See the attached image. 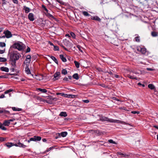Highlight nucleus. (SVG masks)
<instances>
[{
    "mask_svg": "<svg viewBox=\"0 0 158 158\" xmlns=\"http://www.w3.org/2000/svg\"><path fill=\"white\" fill-rule=\"evenodd\" d=\"M83 101L85 103H88L89 102V100L87 99V100H83Z\"/></svg>",
    "mask_w": 158,
    "mask_h": 158,
    "instance_id": "864d4df0",
    "label": "nucleus"
},
{
    "mask_svg": "<svg viewBox=\"0 0 158 158\" xmlns=\"http://www.w3.org/2000/svg\"><path fill=\"white\" fill-rule=\"evenodd\" d=\"M91 19L95 20L99 22H101V19L98 16L92 17Z\"/></svg>",
    "mask_w": 158,
    "mask_h": 158,
    "instance_id": "a211bd4d",
    "label": "nucleus"
},
{
    "mask_svg": "<svg viewBox=\"0 0 158 158\" xmlns=\"http://www.w3.org/2000/svg\"><path fill=\"white\" fill-rule=\"evenodd\" d=\"M5 50H1L0 49V54H2L5 52Z\"/></svg>",
    "mask_w": 158,
    "mask_h": 158,
    "instance_id": "4d7b16f0",
    "label": "nucleus"
},
{
    "mask_svg": "<svg viewBox=\"0 0 158 158\" xmlns=\"http://www.w3.org/2000/svg\"><path fill=\"white\" fill-rule=\"evenodd\" d=\"M70 34L71 35L72 37L73 38H75L76 35H75V34L73 32H70Z\"/></svg>",
    "mask_w": 158,
    "mask_h": 158,
    "instance_id": "37998d69",
    "label": "nucleus"
},
{
    "mask_svg": "<svg viewBox=\"0 0 158 158\" xmlns=\"http://www.w3.org/2000/svg\"><path fill=\"white\" fill-rule=\"evenodd\" d=\"M42 141L44 142H45L47 141V140L46 139L44 138L42 139Z\"/></svg>",
    "mask_w": 158,
    "mask_h": 158,
    "instance_id": "69168bd1",
    "label": "nucleus"
},
{
    "mask_svg": "<svg viewBox=\"0 0 158 158\" xmlns=\"http://www.w3.org/2000/svg\"><path fill=\"white\" fill-rule=\"evenodd\" d=\"M63 80L66 81H69L68 78L66 77H64L63 79Z\"/></svg>",
    "mask_w": 158,
    "mask_h": 158,
    "instance_id": "6e6d98bb",
    "label": "nucleus"
},
{
    "mask_svg": "<svg viewBox=\"0 0 158 158\" xmlns=\"http://www.w3.org/2000/svg\"><path fill=\"white\" fill-rule=\"evenodd\" d=\"M64 44L65 45H66V46H68L69 45V42L68 41H66L64 42Z\"/></svg>",
    "mask_w": 158,
    "mask_h": 158,
    "instance_id": "c03bdc74",
    "label": "nucleus"
},
{
    "mask_svg": "<svg viewBox=\"0 0 158 158\" xmlns=\"http://www.w3.org/2000/svg\"><path fill=\"white\" fill-rule=\"evenodd\" d=\"M151 35L153 37H156L158 36L157 33L156 31H152L151 32Z\"/></svg>",
    "mask_w": 158,
    "mask_h": 158,
    "instance_id": "c85d7f7f",
    "label": "nucleus"
},
{
    "mask_svg": "<svg viewBox=\"0 0 158 158\" xmlns=\"http://www.w3.org/2000/svg\"><path fill=\"white\" fill-rule=\"evenodd\" d=\"M105 72L106 73H108L109 74H110V75H114L113 73H112V72L110 70L109 71H107L106 72Z\"/></svg>",
    "mask_w": 158,
    "mask_h": 158,
    "instance_id": "3c124183",
    "label": "nucleus"
},
{
    "mask_svg": "<svg viewBox=\"0 0 158 158\" xmlns=\"http://www.w3.org/2000/svg\"><path fill=\"white\" fill-rule=\"evenodd\" d=\"M50 57L52 59L56 64H58V61L57 59L55 57L52 56H48Z\"/></svg>",
    "mask_w": 158,
    "mask_h": 158,
    "instance_id": "aec40b11",
    "label": "nucleus"
},
{
    "mask_svg": "<svg viewBox=\"0 0 158 158\" xmlns=\"http://www.w3.org/2000/svg\"><path fill=\"white\" fill-rule=\"evenodd\" d=\"M100 120L102 121H107L110 122H114V120L113 119H109L107 117H105L104 116H100L99 119Z\"/></svg>",
    "mask_w": 158,
    "mask_h": 158,
    "instance_id": "7ed1b4c3",
    "label": "nucleus"
},
{
    "mask_svg": "<svg viewBox=\"0 0 158 158\" xmlns=\"http://www.w3.org/2000/svg\"><path fill=\"white\" fill-rule=\"evenodd\" d=\"M29 64H26V67L25 69V71L27 74H29L31 73L30 70L29 68Z\"/></svg>",
    "mask_w": 158,
    "mask_h": 158,
    "instance_id": "9b49d317",
    "label": "nucleus"
},
{
    "mask_svg": "<svg viewBox=\"0 0 158 158\" xmlns=\"http://www.w3.org/2000/svg\"><path fill=\"white\" fill-rule=\"evenodd\" d=\"M5 145L9 148L13 146H17V145L16 144H15L14 143L9 142L5 143Z\"/></svg>",
    "mask_w": 158,
    "mask_h": 158,
    "instance_id": "f8f14e48",
    "label": "nucleus"
},
{
    "mask_svg": "<svg viewBox=\"0 0 158 158\" xmlns=\"http://www.w3.org/2000/svg\"><path fill=\"white\" fill-rule=\"evenodd\" d=\"M41 139V137L40 136H39L35 135L33 137L31 138L29 140L27 141L28 143H29L31 141H40Z\"/></svg>",
    "mask_w": 158,
    "mask_h": 158,
    "instance_id": "f03ea898",
    "label": "nucleus"
},
{
    "mask_svg": "<svg viewBox=\"0 0 158 158\" xmlns=\"http://www.w3.org/2000/svg\"><path fill=\"white\" fill-rule=\"evenodd\" d=\"M54 50L55 51H59V48L58 46H54Z\"/></svg>",
    "mask_w": 158,
    "mask_h": 158,
    "instance_id": "ea45409f",
    "label": "nucleus"
},
{
    "mask_svg": "<svg viewBox=\"0 0 158 158\" xmlns=\"http://www.w3.org/2000/svg\"><path fill=\"white\" fill-rule=\"evenodd\" d=\"M12 89H9L8 90H6V91H5L4 93V94H8L11 92L12 91Z\"/></svg>",
    "mask_w": 158,
    "mask_h": 158,
    "instance_id": "a18cd8bd",
    "label": "nucleus"
},
{
    "mask_svg": "<svg viewBox=\"0 0 158 158\" xmlns=\"http://www.w3.org/2000/svg\"><path fill=\"white\" fill-rule=\"evenodd\" d=\"M0 70L3 71H5L6 72H8L9 71V69L8 68L2 67L0 68Z\"/></svg>",
    "mask_w": 158,
    "mask_h": 158,
    "instance_id": "f3484780",
    "label": "nucleus"
},
{
    "mask_svg": "<svg viewBox=\"0 0 158 158\" xmlns=\"http://www.w3.org/2000/svg\"><path fill=\"white\" fill-rule=\"evenodd\" d=\"M73 78L76 80H78L79 78V76L77 73H75L73 76Z\"/></svg>",
    "mask_w": 158,
    "mask_h": 158,
    "instance_id": "bb28decb",
    "label": "nucleus"
},
{
    "mask_svg": "<svg viewBox=\"0 0 158 158\" xmlns=\"http://www.w3.org/2000/svg\"><path fill=\"white\" fill-rule=\"evenodd\" d=\"M114 121L113 122L114 123H121L123 124H126L125 122L121 121L119 120H114Z\"/></svg>",
    "mask_w": 158,
    "mask_h": 158,
    "instance_id": "393cba45",
    "label": "nucleus"
},
{
    "mask_svg": "<svg viewBox=\"0 0 158 158\" xmlns=\"http://www.w3.org/2000/svg\"><path fill=\"white\" fill-rule=\"evenodd\" d=\"M3 33L5 35L6 37L7 38H10L12 36L11 32L8 30L4 31Z\"/></svg>",
    "mask_w": 158,
    "mask_h": 158,
    "instance_id": "39448f33",
    "label": "nucleus"
},
{
    "mask_svg": "<svg viewBox=\"0 0 158 158\" xmlns=\"http://www.w3.org/2000/svg\"><path fill=\"white\" fill-rule=\"evenodd\" d=\"M6 138L2 137H0V141L1 142H3L6 140Z\"/></svg>",
    "mask_w": 158,
    "mask_h": 158,
    "instance_id": "79ce46f5",
    "label": "nucleus"
},
{
    "mask_svg": "<svg viewBox=\"0 0 158 158\" xmlns=\"http://www.w3.org/2000/svg\"><path fill=\"white\" fill-rule=\"evenodd\" d=\"M149 88L151 89H155L156 88L154 85L152 84H149L148 85Z\"/></svg>",
    "mask_w": 158,
    "mask_h": 158,
    "instance_id": "412c9836",
    "label": "nucleus"
},
{
    "mask_svg": "<svg viewBox=\"0 0 158 158\" xmlns=\"http://www.w3.org/2000/svg\"><path fill=\"white\" fill-rule=\"evenodd\" d=\"M3 124H2L0 122V129L3 130H6V127L3 126Z\"/></svg>",
    "mask_w": 158,
    "mask_h": 158,
    "instance_id": "a878e982",
    "label": "nucleus"
},
{
    "mask_svg": "<svg viewBox=\"0 0 158 158\" xmlns=\"http://www.w3.org/2000/svg\"><path fill=\"white\" fill-rule=\"evenodd\" d=\"M20 54L18 53H14L11 54V58H13L15 60H17L19 59L20 58Z\"/></svg>",
    "mask_w": 158,
    "mask_h": 158,
    "instance_id": "20e7f679",
    "label": "nucleus"
},
{
    "mask_svg": "<svg viewBox=\"0 0 158 158\" xmlns=\"http://www.w3.org/2000/svg\"><path fill=\"white\" fill-rule=\"evenodd\" d=\"M31 56L30 55H28L27 56L26 59H25V60L26 61H27V62L26 63V64H29L31 61Z\"/></svg>",
    "mask_w": 158,
    "mask_h": 158,
    "instance_id": "dca6fc26",
    "label": "nucleus"
},
{
    "mask_svg": "<svg viewBox=\"0 0 158 158\" xmlns=\"http://www.w3.org/2000/svg\"><path fill=\"white\" fill-rule=\"evenodd\" d=\"M36 77L35 78L37 80L41 81L43 79V75H40L39 76L35 75Z\"/></svg>",
    "mask_w": 158,
    "mask_h": 158,
    "instance_id": "2eb2a0df",
    "label": "nucleus"
},
{
    "mask_svg": "<svg viewBox=\"0 0 158 158\" xmlns=\"http://www.w3.org/2000/svg\"><path fill=\"white\" fill-rule=\"evenodd\" d=\"M82 14L84 16H89L90 15L87 11H83Z\"/></svg>",
    "mask_w": 158,
    "mask_h": 158,
    "instance_id": "c9c22d12",
    "label": "nucleus"
},
{
    "mask_svg": "<svg viewBox=\"0 0 158 158\" xmlns=\"http://www.w3.org/2000/svg\"><path fill=\"white\" fill-rule=\"evenodd\" d=\"M53 76L54 78H53V81L58 80L60 77V73L59 72H57L54 74Z\"/></svg>",
    "mask_w": 158,
    "mask_h": 158,
    "instance_id": "423d86ee",
    "label": "nucleus"
},
{
    "mask_svg": "<svg viewBox=\"0 0 158 158\" xmlns=\"http://www.w3.org/2000/svg\"><path fill=\"white\" fill-rule=\"evenodd\" d=\"M49 44L51 45H52V46H54L53 44L50 41H49Z\"/></svg>",
    "mask_w": 158,
    "mask_h": 158,
    "instance_id": "0e129e2a",
    "label": "nucleus"
},
{
    "mask_svg": "<svg viewBox=\"0 0 158 158\" xmlns=\"http://www.w3.org/2000/svg\"><path fill=\"white\" fill-rule=\"evenodd\" d=\"M4 114H10V112L6 110H4Z\"/></svg>",
    "mask_w": 158,
    "mask_h": 158,
    "instance_id": "de8ad7c7",
    "label": "nucleus"
},
{
    "mask_svg": "<svg viewBox=\"0 0 158 158\" xmlns=\"http://www.w3.org/2000/svg\"><path fill=\"white\" fill-rule=\"evenodd\" d=\"M108 141L110 143H113V144H117L115 142L113 141V140L112 139L109 140Z\"/></svg>",
    "mask_w": 158,
    "mask_h": 158,
    "instance_id": "58836bf2",
    "label": "nucleus"
},
{
    "mask_svg": "<svg viewBox=\"0 0 158 158\" xmlns=\"http://www.w3.org/2000/svg\"><path fill=\"white\" fill-rule=\"evenodd\" d=\"M59 115L61 116H63L64 117H65L67 116V115L66 112H61L60 113Z\"/></svg>",
    "mask_w": 158,
    "mask_h": 158,
    "instance_id": "b1692460",
    "label": "nucleus"
},
{
    "mask_svg": "<svg viewBox=\"0 0 158 158\" xmlns=\"http://www.w3.org/2000/svg\"><path fill=\"white\" fill-rule=\"evenodd\" d=\"M114 77L117 78H118L119 77V76L117 74H115Z\"/></svg>",
    "mask_w": 158,
    "mask_h": 158,
    "instance_id": "338daca9",
    "label": "nucleus"
},
{
    "mask_svg": "<svg viewBox=\"0 0 158 158\" xmlns=\"http://www.w3.org/2000/svg\"><path fill=\"white\" fill-rule=\"evenodd\" d=\"M38 90L39 91L44 93H46L47 92V90L45 89H42L41 88H38Z\"/></svg>",
    "mask_w": 158,
    "mask_h": 158,
    "instance_id": "c756f323",
    "label": "nucleus"
},
{
    "mask_svg": "<svg viewBox=\"0 0 158 158\" xmlns=\"http://www.w3.org/2000/svg\"><path fill=\"white\" fill-rule=\"evenodd\" d=\"M7 61V59L4 57H0V62H6Z\"/></svg>",
    "mask_w": 158,
    "mask_h": 158,
    "instance_id": "2f4dec72",
    "label": "nucleus"
},
{
    "mask_svg": "<svg viewBox=\"0 0 158 158\" xmlns=\"http://www.w3.org/2000/svg\"><path fill=\"white\" fill-rule=\"evenodd\" d=\"M127 77H128L130 79H135L136 80H137V78L136 77H134L133 76L130 75H127Z\"/></svg>",
    "mask_w": 158,
    "mask_h": 158,
    "instance_id": "4c0bfd02",
    "label": "nucleus"
},
{
    "mask_svg": "<svg viewBox=\"0 0 158 158\" xmlns=\"http://www.w3.org/2000/svg\"><path fill=\"white\" fill-rule=\"evenodd\" d=\"M60 58L62 60V61L63 62H65L67 60L65 57H64L63 55L61 54L60 55Z\"/></svg>",
    "mask_w": 158,
    "mask_h": 158,
    "instance_id": "6ab92c4d",
    "label": "nucleus"
},
{
    "mask_svg": "<svg viewBox=\"0 0 158 158\" xmlns=\"http://www.w3.org/2000/svg\"><path fill=\"white\" fill-rule=\"evenodd\" d=\"M15 118H12V119H10L9 120H8V121H9V122H10V121L13 122V121H15Z\"/></svg>",
    "mask_w": 158,
    "mask_h": 158,
    "instance_id": "052dcab7",
    "label": "nucleus"
},
{
    "mask_svg": "<svg viewBox=\"0 0 158 158\" xmlns=\"http://www.w3.org/2000/svg\"><path fill=\"white\" fill-rule=\"evenodd\" d=\"M100 85L103 87H105V85L104 84H100Z\"/></svg>",
    "mask_w": 158,
    "mask_h": 158,
    "instance_id": "e2e57ef3",
    "label": "nucleus"
},
{
    "mask_svg": "<svg viewBox=\"0 0 158 158\" xmlns=\"http://www.w3.org/2000/svg\"><path fill=\"white\" fill-rule=\"evenodd\" d=\"M153 127L156 128V129H158V126L156 125H154L153 126Z\"/></svg>",
    "mask_w": 158,
    "mask_h": 158,
    "instance_id": "774afa93",
    "label": "nucleus"
},
{
    "mask_svg": "<svg viewBox=\"0 0 158 158\" xmlns=\"http://www.w3.org/2000/svg\"><path fill=\"white\" fill-rule=\"evenodd\" d=\"M112 99H114V100H117V101H119V99H117V98H116L115 97H113L112 98Z\"/></svg>",
    "mask_w": 158,
    "mask_h": 158,
    "instance_id": "680f3d73",
    "label": "nucleus"
},
{
    "mask_svg": "<svg viewBox=\"0 0 158 158\" xmlns=\"http://www.w3.org/2000/svg\"><path fill=\"white\" fill-rule=\"evenodd\" d=\"M10 61L11 64L13 67H16V60L13 59V58L11 57V56H10Z\"/></svg>",
    "mask_w": 158,
    "mask_h": 158,
    "instance_id": "1a4fd4ad",
    "label": "nucleus"
},
{
    "mask_svg": "<svg viewBox=\"0 0 158 158\" xmlns=\"http://www.w3.org/2000/svg\"><path fill=\"white\" fill-rule=\"evenodd\" d=\"M61 136L63 137H65L67 135V132L66 131L62 132L60 134Z\"/></svg>",
    "mask_w": 158,
    "mask_h": 158,
    "instance_id": "7c9ffc66",
    "label": "nucleus"
},
{
    "mask_svg": "<svg viewBox=\"0 0 158 158\" xmlns=\"http://www.w3.org/2000/svg\"><path fill=\"white\" fill-rule=\"evenodd\" d=\"M61 73L64 75H66L67 73V71L65 69H63L61 70Z\"/></svg>",
    "mask_w": 158,
    "mask_h": 158,
    "instance_id": "f704fd0d",
    "label": "nucleus"
},
{
    "mask_svg": "<svg viewBox=\"0 0 158 158\" xmlns=\"http://www.w3.org/2000/svg\"><path fill=\"white\" fill-rule=\"evenodd\" d=\"M13 48L18 49L19 51H21L23 49V44L20 42L15 43L13 46Z\"/></svg>",
    "mask_w": 158,
    "mask_h": 158,
    "instance_id": "f257e3e1",
    "label": "nucleus"
},
{
    "mask_svg": "<svg viewBox=\"0 0 158 158\" xmlns=\"http://www.w3.org/2000/svg\"><path fill=\"white\" fill-rule=\"evenodd\" d=\"M15 144H16L17 145V146H16V147H19L23 148H25L26 147V145H25L20 142L19 141V142H18L17 143H15Z\"/></svg>",
    "mask_w": 158,
    "mask_h": 158,
    "instance_id": "4468645a",
    "label": "nucleus"
},
{
    "mask_svg": "<svg viewBox=\"0 0 158 158\" xmlns=\"http://www.w3.org/2000/svg\"><path fill=\"white\" fill-rule=\"evenodd\" d=\"M74 62L75 64L76 67L77 68H79L80 64L77 61H74Z\"/></svg>",
    "mask_w": 158,
    "mask_h": 158,
    "instance_id": "473e14b6",
    "label": "nucleus"
},
{
    "mask_svg": "<svg viewBox=\"0 0 158 158\" xmlns=\"http://www.w3.org/2000/svg\"><path fill=\"white\" fill-rule=\"evenodd\" d=\"M131 113L133 114H139L140 113V112L139 111H132L131 112Z\"/></svg>",
    "mask_w": 158,
    "mask_h": 158,
    "instance_id": "49530a36",
    "label": "nucleus"
},
{
    "mask_svg": "<svg viewBox=\"0 0 158 158\" xmlns=\"http://www.w3.org/2000/svg\"><path fill=\"white\" fill-rule=\"evenodd\" d=\"M117 154L118 155L121 156V157H124L125 158H128L130 156V154H126L124 153H122L120 152H118L117 153Z\"/></svg>",
    "mask_w": 158,
    "mask_h": 158,
    "instance_id": "6e6552de",
    "label": "nucleus"
},
{
    "mask_svg": "<svg viewBox=\"0 0 158 158\" xmlns=\"http://www.w3.org/2000/svg\"><path fill=\"white\" fill-rule=\"evenodd\" d=\"M54 147H50V148H48V149H47L46 151H45L44 153H43L44 154L45 153H46V152L49 151H50L51 150L53 149L54 148Z\"/></svg>",
    "mask_w": 158,
    "mask_h": 158,
    "instance_id": "e433bc0d",
    "label": "nucleus"
},
{
    "mask_svg": "<svg viewBox=\"0 0 158 158\" xmlns=\"http://www.w3.org/2000/svg\"><path fill=\"white\" fill-rule=\"evenodd\" d=\"M77 48L79 49V50L81 52H82V50H81V47L79 45H77Z\"/></svg>",
    "mask_w": 158,
    "mask_h": 158,
    "instance_id": "09e8293b",
    "label": "nucleus"
},
{
    "mask_svg": "<svg viewBox=\"0 0 158 158\" xmlns=\"http://www.w3.org/2000/svg\"><path fill=\"white\" fill-rule=\"evenodd\" d=\"M5 97V95L4 94H2L0 96V98H3Z\"/></svg>",
    "mask_w": 158,
    "mask_h": 158,
    "instance_id": "bf43d9fd",
    "label": "nucleus"
},
{
    "mask_svg": "<svg viewBox=\"0 0 158 158\" xmlns=\"http://www.w3.org/2000/svg\"><path fill=\"white\" fill-rule=\"evenodd\" d=\"M13 3L15 4H18V0H13Z\"/></svg>",
    "mask_w": 158,
    "mask_h": 158,
    "instance_id": "5fc2aeb1",
    "label": "nucleus"
},
{
    "mask_svg": "<svg viewBox=\"0 0 158 158\" xmlns=\"http://www.w3.org/2000/svg\"><path fill=\"white\" fill-rule=\"evenodd\" d=\"M135 40L137 42H139L140 41V40L139 39V37H136L135 38Z\"/></svg>",
    "mask_w": 158,
    "mask_h": 158,
    "instance_id": "8fccbe9b",
    "label": "nucleus"
},
{
    "mask_svg": "<svg viewBox=\"0 0 158 158\" xmlns=\"http://www.w3.org/2000/svg\"><path fill=\"white\" fill-rule=\"evenodd\" d=\"M12 110L14 111H21L22 110V109L21 108H16L15 107H12Z\"/></svg>",
    "mask_w": 158,
    "mask_h": 158,
    "instance_id": "4be33fe9",
    "label": "nucleus"
},
{
    "mask_svg": "<svg viewBox=\"0 0 158 158\" xmlns=\"http://www.w3.org/2000/svg\"><path fill=\"white\" fill-rule=\"evenodd\" d=\"M51 99H52V100L56 101L58 99V98H52Z\"/></svg>",
    "mask_w": 158,
    "mask_h": 158,
    "instance_id": "13d9d810",
    "label": "nucleus"
},
{
    "mask_svg": "<svg viewBox=\"0 0 158 158\" xmlns=\"http://www.w3.org/2000/svg\"><path fill=\"white\" fill-rule=\"evenodd\" d=\"M10 122L8 120H5L3 123V125L4 126H8L9 125Z\"/></svg>",
    "mask_w": 158,
    "mask_h": 158,
    "instance_id": "72a5a7b5",
    "label": "nucleus"
},
{
    "mask_svg": "<svg viewBox=\"0 0 158 158\" xmlns=\"http://www.w3.org/2000/svg\"><path fill=\"white\" fill-rule=\"evenodd\" d=\"M28 18L31 21H34V18L33 14L32 13H30L28 15Z\"/></svg>",
    "mask_w": 158,
    "mask_h": 158,
    "instance_id": "ddd939ff",
    "label": "nucleus"
},
{
    "mask_svg": "<svg viewBox=\"0 0 158 158\" xmlns=\"http://www.w3.org/2000/svg\"><path fill=\"white\" fill-rule=\"evenodd\" d=\"M30 48L29 47H28L27 49L26 52L27 53L29 52L30 51Z\"/></svg>",
    "mask_w": 158,
    "mask_h": 158,
    "instance_id": "603ef678",
    "label": "nucleus"
},
{
    "mask_svg": "<svg viewBox=\"0 0 158 158\" xmlns=\"http://www.w3.org/2000/svg\"><path fill=\"white\" fill-rule=\"evenodd\" d=\"M42 7L43 9H44V10H45L46 12L47 13V14L46 15L47 16H49L50 17L52 18H54V17L52 15L50 14V13H49L48 12V10L47 9L46 6L44 5H42Z\"/></svg>",
    "mask_w": 158,
    "mask_h": 158,
    "instance_id": "0eeeda50",
    "label": "nucleus"
},
{
    "mask_svg": "<svg viewBox=\"0 0 158 158\" xmlns=\"http://www.w3.org/2000/svg\"><path fill=\"white\" fill-rule=\"evenodd\" d=\"M23 9L25 10L26 13H28L30 11V9L25 6H24Z\"/></svg>",
    "mask_w": 158,
    "mask_h": 158,
    "instance_id": "cd10ccee",
    "label": "nucleus"
},
{
    "mask_svg": "<svg viewBox=\"0 0 158 158\" xmlns=\"http://www.w3.org/2000/svg\"><path fill=\"white\" fill-rule=\"evenodd\" d=\"M61 96L66 98H74L75 97L76 95L72 94H67L64 93H62Z\"/></svg>",
    "mask_w": 158,
    "mask_h": 158,
    "instance_id": "9d476101",
    "label": "nucleus"
},
{
    "mask_svg": "<svg viewBox=\"0 0 158 158\" xmlns=\"http://www.w3.org/2000/svg\"><path fill=\"white\" fill-rule=\"evenodd\" d=\"M146 49L145 48H140V51L143 54H144L146 52Z\"/></svg>",
    "mask_w": 158,
    "mask_h": 158,
    "instance_id": "5701e85b",
    "label": "nucleus"
},
{
    "mask_svg": "<svg viewBox=\"0 0 158 158\" xmlns=\"http://www.w3.org/2000/svg\"><path fill=\"white\" fill-rule=\"evenodd\" d=\"M6 44L4 42H0V46L2 47H5Z\"/></svg>",
    "mask_w": 158,
    "mask_h": 158,
    "instance_id": "a19ab883",
    "label": "nucleus"
}]
</instances>
